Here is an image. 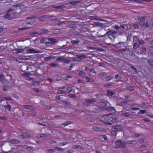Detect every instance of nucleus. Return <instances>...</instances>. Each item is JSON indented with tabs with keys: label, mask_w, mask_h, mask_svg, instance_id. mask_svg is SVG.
I'll list each match as a JSON object with an SVG mask.
<instances>
[{
	"label": "nucleus",
	"mask_w": 153,
	"mask_h": 153,
	"mask_svg": "<svg viewBox=\"0 0 153 153\" xmlns=\"http://www.w3.org/2000/svg\"><path fill=\"white\" fill-rule=\"evenodd\" d=\"M54 58V56H50L49 57H45L44 58V60L46 61H50L51 59Z\"/></svg>",
	"instance_id": "20"
},
{
	"label": "nucleus",
	"mask_w": 153,
	"mask_h": 153,
	"mask_svg": "<svg viewBox=\"0 0 153 153\" xmlns=\"http://www.w3.org/2000/svg\"><path fill=\"white\" fill-rule=\"evenodd\" d=\"M5 80L4 75L3 74L0 75V81L2 83Z\"/></svg>",
	"instance_id": "28"
},
{
	"label": "nucleus",
	"mask_w": 153,
	"mask_h": 153,
	"mask_svg": "<svg viewBox=\"0 0 153 153\" xmlns=\"http://www.w3.org/2000/svg\"><path fill=\"white\" fill-rule=\"evenodd\" d=\"M85 78L86 79V81L87 82H90V78H89L88 76H86L85 77Z\"/></svg>",
	"instance_id": "48"
},
{
	"label": "nucleus",
	"mask_w": 153,
	"mask_h": 153,
	"mask_svg": "<svg viewBox=\"0 0 153 153\" xmlns=\"http://www.w3.org/2000/svg\"><path fill=\"white\" fill-rule=\"evenodd\" d=\"M4 100V99H3L1 97V96L0 95V103H1L2 101Z\"/></svg>",
	"instance_id": "61"
},
{
	"label": "nucleus",
	"mask_w": 153,
	"mask_h": 153,
	"mask_svg": "<svg viewBox=\"0 0 153 153\" xmlns=\"http://www.w3.org/2000/svg\"><path fill=\"white\" fill-rule=\"evenodd\" d=\"M69 143L67 142H61L60 143H59V145L60 146H63L67 144H68Z\"/></svg>",
	"instance_id": "27"
},
{
	"label": "nucleus",
	"mask_w": 153,
	"mask_h": 153,
	"mask_svg": "<svg viewBox=\"0 0 153 153\" xmlns=\"http://www.w3.org/2000/svg\"><path fill=\"white\" fill-rule=\"evenodd\" d=\"M90 71L91 72H92L94 74H96V72L94 70V69L93 68H91L90 69Z\"/></svg>",
	"instance_id": "46"
},
{
	"label": "nucleus",
	"mask_w": 153,
	"mask_h": 153,
	"mask_svg": "<svg viewBox=\"0 0 153 153\" xmlns=\"http://www.w3.org/2000/svg\"><path fill=\"white\" fill-rule=\"evenodd\" d=\"M115 77L117 79H119V76L118 74H117L115 75Z\"/></svg>",
	"instance_id": "57"
},
{
	"label": "nucleus",
	"mask_w": 153,
	"mask_h": 153,
	"mask_svg": "<svg viewBox=\"0 0 153 153\" xmlns=\"http://www.w3.org/2000/svg\"><path fill=\"white\" fill-rule=\"evenodd\" d=\"M45 108L46 109H48V110H49L51 108V107H50V106H48V105L45 106Z\"/></svg>",
	"instance_id": "53"
},
{
	"label": "nucleus",
	"mask_w": 153,
	"mask_h": 153,
	"mask_svg": "<svg viewBox=\"0 0 153 153\" xmlns=\"http://www.w3.org/2000/svg\"><path fill=\"white\" fill-rule=\"evenodd\" d=\"M9 142L13 144H17L20 143V141L18 140L15 139L10 140Z\"/></svg>",
	"instance_id": "10"
},
{
	"label": "nucleus",
	"mask_w": 153,
	"mask_h": 153,
	"mask_svg": "<svg viewBox=\"0 0 153 153\" xmlns=\"http://www.w3.org/2000/svg\"><path fill=\"white\" fill-rule=\"evenodd\" d=\"M147 111L146 110H140L139 112V113L140 114H143L145 113H146Z\"/></svg>",
	"instance_id": "38"
},
{
	"label": "nucleus",
	"mask_w": 153,
	"mask_h": 153,
	"mask_svg": "<svg viewBox=\"0 0 153 153\" xmlns=\"http://www.w3.org/2000/svg\"><path fill=\"white\" fill-rule=\"evenodd\" d=\"M127 143L130 145H135L137 144V142L135 140H129L127 141Z\"/></svg>",
	"instance_id": "15"
},
{
	"label": "nucleus",
	"mask_w": 153,
	"mask_h": 153,
	"mask_svg": "<svg viewBox=\"0 0 153 153\" xmlns=\"http://www.w3.org/2000/svg\"><path fill=\"white\" fill-rule=\"evenodd\" d=\"M147 62L151 67L153 68V59H148L147 60Z\"/></svg>",
	"instance_id": "17"
},
{
	"label": "nucleus",
	"mask_w": 153,
	"mask_h": 153,
	"mask_svg": "<svg viewBox=\"0 0 153 153\" xmlns=\"http://www.w3.org/2000/svg\"><path fill=\"white\" fill-rule=\"evenodd\" d=\"M135 89V87L133 86H129L128 87V89L130 91H131Z\"/></svg>",
	"instance_id": "32"
},
{
	"label": "nucleus",
	"mask_w": 153,
	"mask_h": 153,
	"mask_svg": "<svg viewBox=\"0 0 153 153\" xmlns=\"http://www.w3.org/2000/svg\"><path fill=\"white\" fill-rule=\"evenodd\" d=\"M27 53H36L38 52L33 48H30L28 50Z\"/></svg>",
	"instance_id": "18"
},
{
	"label": "nucleus",
	"mask_w": 153,
	"mask_h": 153,
	"mask_svg": "<svg viewBox=\"0 0 153 153\" xmlns=\"http://www.w3.org/2000/svg\"><path fill=\"white\" fill-rule=\"evenodd\" d=\"M133 26L134 28L136 29H138V24L136 22L133 23Z\"/></svg>",
	"instance_id": "35"
},
{
	"label": "nucleus",
	"mask_w": 153,
	"mask_h": 153,
	"mask_svg": "<svg viewBox=\"0 0 153 153\" xmlns=\"http://www.w3.org/2000/svg\"><path fill=\"white\" fill-rule=\"evenodd\" d=\"M133 113H134V112H132L131 113H130L129 112H127L122 114L121 115L122 117H128L131 116L132 115V114Z\"/></svg>",
	"instance_id": "11"
},
{
	"label": "nucleus",
	"mask_w": 153,
	"mask_h": 153,
	"mask_svg": "<svg viewBox=\"0 0 153 153\" xmlns=\"http://www.w3.org/2000/svg\"><path fill=\"white\" fill-rule=\"evenodd\" d=\"M139 44L140 45H142L143 44V42L142 40L139 41Z\"/></svg>",
	"instance_id": "62"
},
{
	"label": "nucleus",
	"mask_w": 153,
	"mask_h": 153,
	"mask_svg": "<svg viewBox=\"0 0 153 153\" xmlns=\"http://www.w3.org/2000/svg\"><path fill=\"white\" fill-rule=\"evenodd\" d=\"M75 66V65L74 64H71V65L68 67V69L69 70H70L72 68V67Z\"/></svg>",
	"instance_id": "42"
},
{
	"label": "nucleus",
	"mask_w": 153,
	"mask_h": 153,
	"mask_svg": "<svg viewBox=\"0 0 153 153\" xmlns=\"http://www.w3.org/2000/svg\"><path fill=\"white\" fill-rule=\"evenodd\" d=\"M34 91H35V92H38L39 91V90L37 88H34L33 89Z\"/></svg>",
	"instance_id": "55"
},
{
	"label": "nucleus",
	"mask_w": 153,
	"mask_h": 153,
	"mask_svg": "<svg viewBox=\"0 0 153 153\" xmlns=\"http://www.w3.org/2000/svg\"><path fill=\"white\" fill-rule=\"evenodd\" d=\"M71 123V122H70L69 121H66V122H65L63 123V125L65 126H66L70 124Z\"/></svg>",
	"instance_id": "34"
},
{
	"label": "nucleus",
	"mask_w": 153,
	"mask_h": 153,
	"mask_svg": "<svg viewBox=\"0 0 153 153\" xmlns=\"http://www.w3.org/2000/svg\"><path fill=\"white\" fill-rule=\"evenodd\" d=\"M113 78V77L111 76H107L105 79V80L106 81H108L112 79Z\"/></svg>",
	"instance_id": "30"
},
{
	"label": "nucleus",
	"mask_w": 153,
	"mask_h": 153,
	"mask_svg": "<svg viewBox=\"0 0 153 153\" xmlns=\"http://www.w3.org/2000/svg\"><path fill=\"white\" fill-rule=\"evenodd\" d=\"M2 98L4 99V100H12V98L10 97H3Z\"/></svg>",
	"instance_id": "31"
},
{
	"label": "nucleus",
	"mask_w": 153,
	"mask_h": 153,
	"mask_svg": "<svg viewBox=\"0 0 153 153\" xmlns=\"http://www.w3.org/2000/svg\"><path fill=\"white\" fill-rule=\"evenodd\" d=\"M49 65L51 66L56 67H58L59 65L57 63H50L49 64Z\"/></svg>",
	"instance_id": "26"
},
{
	"label": "nucleus",
	"mask_w": 153,
	"mask_h": 153,
	"mask_svg": "<svg viewBox=\"0 0 153 153\" xmlns=\"http://www.w3.org/2000/svg\"><path fill=\"white\" fill-rule=\"evenodd\" d=\"M25 6H20L18 5L13 6L9 10H7V14L5 16V18L9 19L14 18V16L16 14H19L22 8H25Z\"/></svg>",
	"instance_id": "1"
},
{
	"label": "nucleus",
	"mask_w": 153,
	"mask_h": 153,
	"mask_svg": "<svg viewBox=\"0 0 153 153\" xmlns=\"http://www.w3.org/2000/svg\"><path fill=\"white\" fill-rule=\"evenodd\" d=\"M112 33V32L110 30H109V31H107V33H106L105 34H104V35L105 36H109Z\"/></svg>",
	"instance_id": "37"
},
{
	"label": "nucleus",
	"mask_w": 153,
	"mask_h": 153,
	"mask_svg": "<svg viewBox=\"0 0 153 153\" xmlns=\"http://www.w3.org/2000/svg\"><path fill=\"white\" fill-rule=\"evenodd\" d=\"M22 107L25 108L26 109L28 110L31 109V106L28 105H22Z\"/></svg>",
	"instance_id": "23"
},
{
	"label": "nucleus",
	"mask_w": 153,
	"mask_h": 153,
	"mask_svg": "<svg viewBox=\"0 0 153 153\" xmlns=\"http://www.w3.org/2000/svg\"><path fill=\"white\" fill-rule=\"evenodd\" d=\"M138 141L140 143H142L144 141V140L142 138V139H138Z\"/></svg>",
	"instance_id": "50"
},
{
	"label": "nucleus",
	"mask_w": 153,
	"mask_h": 153,
	"mask_svg": "<svg viewBox=\"0 0 153 153\" xmlns=\"http://www.w3.org/2000/svg\"><path fill=\"white\" fill-rule=\"evenodd\" d=\"M30 135L27 133H24L18 135V137L20 139H26L30 137Z\"/></svg>",
	"instance_id": "7"
},
{
	"label": "nucleus",
	"mask_w": 153,
	"mask_h": 153,
	"mask_svg": "<svg viewBox=\"0 0 153 153\" xmlns=\"http://www.w3.org/2000/svg\"><path fill=\"white\" fill-rule=\"evenodd\" d=\"M92 128L94 130L97 131L101 132L103 131L102 128L97 126L93 127Z\"/></svg>",
	"instance_id": "14"
},
{
	"label": "nucleus",
	"mask_w": 153,
	"mask_h": 153,
	"mask_svg": "<svg viewBox=\"0 0 153 153\" xmlns=\"http://www.w3.org/2000/svg\"><path fill=\"white\" fill-rule=\"evenodd\" d=\"M39 20L41 21H44L45 20V18L44 16H41L38 18Z\"/></svg>",
	"instance_id": "44"
},
{
	"label": "nucleus",
	"mask_w": 153,
	"mask_h": 153,
	"mask_svg": "<svg viewBox=\"0 0 153 153\" xmlns=\"http://www.w3.org/2000/svg\"><path fill=\"white\" fill-rule=\"evenodd\" d=\"M126 143L121 140H119L115 142V148H122L126 147Z\"/></svg>",
	"instance_id": "3"
},
{
	"label": "nucleus",
	"mask_w": 153,
	"mask_h": 153,
	"mask_svg": "<svg viewBox=\"0 0 153 153\" xmlns=\"http://www.w3.org/2000/svg\"><path fill=\"white\" fill-rule=\"evenodd\" d=\"M35 16L30 17H27L26 19H35Z\"/></svg>",
	"instance_id": "52"
},
{
	"label": "nucleus",
	"mask_w": 153,
	"mask_h": 153,
	"mask_svg": "<svg viewBox=\"0 0 153 153\" xmlns=\"http://www.w3.org/2000/svg\"><path fill=\"white\" fill-rule=\"evenodd\" d=\"M147 22L145 25V26L146 28H149L152 27L153 26V22L152 21L150 20L146 21Z\"/></svg>",
	"instance_id": "8"
},
{
	"label": "nucleus",
	"mask_w": 153,
	"mask_h": 153,
	"mask_svg": "<svg viewBox=\"0 0 153 153\" xmlns=\"http://www.w3.org/2000/svg\"><path fill=\"white\" fill-rule=\"evenodd\" d=\"M97 76L100 77H104L107 75L105 72H102L99 73L97 74Z\"/></svg>",
	"instance_id": "21"
},
{
	"label": "nucleus",
	"mask_w": 153,
	"mask_h": 153,
	"mask_svg": "<svg viewBox=\"0 0 153 153\" xmlns=\"http://www.w3.org/2000/svg\"><path fill=\"white\" fill-rule=\"evenodd\" d=\"M33 148V147H31V146H28V147H27L26 148V149L27 150H30L31 149H32Z\"/></svg>",
	"instance_id": "51"
},
{
	"label": "nucleus",
	"mask_w": 153,
	"mask_h": 153,
	"mask_svg": "<svg viewBox=\"0 0 153 153\" xmlns=\"http://www.w3.org/2000/svg\"><path fill=\"white\" fill-rule=\"evenodd\" d=\"M73 151L71 150H68L65 152V153H73Z\"/></svg>",
	"instance_id": "54"
},
{
	"label": "nucleus",
	"mask_w": 153,
	"mask_h": 153,
	"mask_svg": "<svg viewBox=\"0 0 153 153\" xmlns=\"http://www.w3.org/2000/svg\"><path fill=\"white\" fill-rule=\"evenodd\" d=\"M107 95L109 96H112L114 94V93L111 90H108L107 91Z\"/></svg>",
	"instance_id": "24"
},
{
	"label": "nucleus",
	"mask_w": 153,
	"mask_h": 153,
	"mask_svg": "<svg viewBox=\"0 0 153 153\" xmlns=\"http://www.w3.org/2000/svg\"><path fill=\"white\" fill-rule=\"evenodd\" d=\"M131 108L133 110H139V108H137L133 107Z\"/></svg>",
	"instance_id": "56"
},
{
	"label": "nucleus",
	"mask_w": 153,
	"mask_h": 153,
	"mask_svg": "<svg viewBox=\"0 0 153 153\" xmlns=\"http://www.w3.org/2000/svg\"><path fill=\"white\" fill-rule=\"evenodd\" d=\"M49 32V31L47 30L41 29L39 31V32L41 34H46L47 33Z\"/></svg>",
	"instance_id": "22"
},
{
	"label": "nucleus",
	"mask_w": 153,
	"mask_h": 153,
	"mask_svg": "<svg viewBox=\"0 0 153 153\" xmlns=\"http://www.w3.org/2000/svg\"><path fill=\"white\" fill-rule=\"evenodd\" d=\"M71 43L73 44H77L79 43V41H72Z\"/></svg>",
	"instance_id": "49"
},
{
	"label": "nucleus",
	"mask_w": 153,
	"mask_h": 153,
	"mask_svg": "<svg viewBox=\"0 0 153 153\" xmlns=\"http://www.w3.org/2000/svg\"><path fill=\"white\" fill-rule=\"evenodd\" d=\"M57 93L58 94H66V92L64 91H62L61 90H59L57 91Z\"/></svg>",
	"instance_id": "33"
},
{
	"label": "nucleus",
	"mask_w": 153,
	"mask_h": 153,
	"mask_svg": "<svg viewBox=\"0 0 153 153\" xmlns=\"http://www.w3.org/2000/svg\"><path fill=\"white\" fill-rule=\"evenodd\" d=\"M66 90L68 93H69L72 91V89L71 87H68L66 88Z\"/></svg>",
	"instance_id": "36"
},
{
	"label": "nucleus",
	"mask_w": 153,
	"mask_h": 153,
	"mask_svg": "<svg viewBox=\"0 0 153 153\" xmlns=\"http://www.w3.org/2000/svg\"><path fill=\"white\" fill-rule=\"evenodd\" d=\"M56 61L60 62H63L65 63H69V60L65 58L59 57L56 59Z\"/></svg>",
	"instance_id": "9"
},
{
	"label": "nucleus",
	"mask_w": 153,
	"mask_h": 153,
	"mask_svg": "<svg viewBox=\"0 0 153 153\" xmlns=\"http://www.w3.org/2000/svg\"><path fill=\"white\" fill-rule=\"evenodd\" d=\"M47 137V136L46 134H42L40 135V137H43V138H45Z\"/></svg>",
	"instance_id": "47"
},
{
	"label": "nucleus",
	"mask_w": 153,
	"mask_h": 153,
	"mask_svg": "<svg viewBox=\"0 0 153 153\" xmlns=\"http://www.w3.org/2000/svg\"><path fill=\"white\" fill-rule=\"evenodd\" d=\"M139 47L138 44L137 43H135L133 45V48L134 49H137Z\"/></svg>",
	"instance_id": "41"
},
{
	"label": "nucleus",
	"mask_w": 153,
	"mask_h": 153,
	"mask_svg": "<svg viewBox=\"0 0 153 153\" xmlns=\"http://www.w3.org/2000/svg\"><path fill=\"white\" fill-rule=\"evenodd\" d=\"M103 64L101 62H100L98 63V65L100 66H103Z\"/></svg>",
	"instance_id": "58"
},
{
	"label": "nucleus",
	"mask_w": 153,
	"mask_h": 153,
	"mask_svg": "<svg viewBox=\"0 0 153 153\" xmlns=\"http://www.w3.org/2000/svg\"><path fill=\"white\" fill-rule=\"evenodd\" d=\"M127 102L124 101H121L117 102V105H119L120 106H123L126 105L127 104Z\"/></svg>",
	"instance_id": "13"
},
{
	"label": "nucleus",
	"mask_w": 153,
	"mask_h": 153,
	"mask_svg": "<svg viewBox=\"0 0 153 153\" xmlns=\"http://www.w3.org/2000/svg\"><path fill=\"white\" fill-rule=\"evenodd\" d=\"M102 120L106 125H110L112 124L111 122H115L117 120V119L115 117L106 116L102 118Z\"/></svg>",
	"instance_id": "2"
},
{
	"label": "nucleus",
	"mask_w": 153,
	"mask_h": 153,
	"mask_svg": "<svg viewBox=\"0 0 153 153\" xmlns=\"http://www.w3.org/2000/svg\"><path fill=\"white\" fill-rule=\"evenodd\" d=\"M127 49L126 48H125V49H122L120 50L119 51V52L122 53L123 52H125L126 51Z\"/></svg>",
	"instance_id": "45"
},
{
	"label": "nucleus",
	"mask_w": 153,
	"mask_h": 153,
	"mask_svg": "<svg viewBox=\"0 0 153 153\" xmlns=\"http://www.w3.org/2000/svg\"><path fill=\"white\" fill-rule=\"evenodd\" d=\"M60 97L59 95L56 96L55 97V99L56 100H58L59 99Z\"/></svg>",
	"instance_id": "59"
},
{
	"label": "nucleus",
	"mask_w": 153,
	"mask_h": 153,
	"mask_svg": "<svg viewBox=\"0 0 153 153\" xmlns=\"http://www.w3.org/2000/svg\"><path fill=\"white\" fill-rule=\"evenodd\" d=\"M100 105L102 107H104L106 106V104L104 102H100Z\"/></svg>",
	"instance_id": "39"
},
{
	"label": "nucleus",
	"mask_w": 153,
	"mask_h": 153,
	"mask_svg": "<svg viewBox=\"0 0 153 153\" xmlns=\"http://www.w3.org/2000/svg\"><path fill=\"white\" fill-rule=\"evenodd\" d=\"M108 110L109 111H113L114 109V108L113 107H111L109 108Z\"/></svg>",
	"instance_id": "63"
},
{
	"label": "nucleus",
	"mask_w": 153,
	"mask_h": 153,
	"mask_svg": "<svg viewBox=\"0 0 153 153\" xmlns=\"http://www.w3.org/2000/svg\"><path fill=\"white\" fill-rule=\"evenodd\" d=\"M142 51L143 52H146V49L145 48H142Z\"/></svg>",
	"instance_id": "64"
},
{
	"label": "nucleus",
	"mask_w": 153,
	"mask_h": 153,
	"mask_svg": "<svg viewBox=\"0 0 153 153\" xmlns=\"http://www.w3.org/2000/svg\"><path fill=\"white\" fill-rule=\"evenodd\" d=\"M48 40L51 42V43L54 44L57 42V41L56 39L52 38H49Z\"/></svg>",
	"instance_id": "16"
},
{
	"label": "nucleus",
	"mask_w": 153,
	"mask_h": 153,
	"mask_svg": "<svg viewBox=\"0 0 153 153\" xmlns=\"http://www.w3.org/2000/svg\"><path fill=\"white\" fill-rule=\"evenodd\" d=\"M101 111V109L100 108L93 109L92 110V111L95 113H99Z\"/></svg>",
	"instance_id": "25"
},
{
	"label": "nucleus",
	"mask_w": 153,
	"mask_h": 153,
	"mask_svg": "<svg viewBox=\"0 0 153 153\" xmlns=\"http://www.w3.org/2000/svg\"><path fill=\"white\" fill-rule=\"evenodd\" d=\"M54 148L57 149L59 151H62L65 150V149H63L60 147H55Z\"/></svg>",
	"instance_id": "40"
},
{
	"label": "nucleus",
	"mask_w": 153,
	"mask_h": 153,
	"mask_svg": "<svg viewBox=\"0 0 153 153\" xmlns=\"http://www.w3.org/2000/svg\"><path fill=\"white\" fill-rule=\"evenodd\" d=\"M140 136V134H135L134 135V136L135 137H139Z\"/></svg>",
	"instance_id": "60"
},
{
	"label": "nucleus",
	"mask_w": 153,
	"mask_h": 153,
	"mask_svg": "<svg viewBox=\"0 0 153 153\" xmlns=\"http://www.w3.org/2000/svg\"><path fill=\"white\" fill-rule=\"evenodd\" d=\"M4 107L6 110H8L9 111H10L12 110V107L10 105H4Z\"/></svg>",
	"instance_id": "19"
},
{
	"label": "nucleus",
	"mask_w": 153,
	"mask_h": 153,
	"mask_svg": "<svg viewBox=\"0 0 153 153\" xmlns=\"http://www.w3.org/2000/svg\"><path fill=\"white\" fill-rule=\"evenodd\" d=\"M95 101V100L94 99L86 100L83 103L85 105L88 106L93 104V103Z\"/></svg>",
	"instance_id": "6"
},
{
	"label": "nucleus",
	"mask_w": 153,
	"mask_h": 153,
	"mask_svg": "<svg viewBox=\"0 0 153 153\" xmlns=\"http://www.w3.org/2000/svg\"><path fill=\"white\" fill-rule=\"evenodd\" d=\"M114 46L116 48H121L123 47L124 45V42H119L118 43L114 44Z\"/></svg>",
	"instance_id": "12"
},
{
	"label": "nucleus",
	"mask_w": 153,
	"mask_h": 153,
	"mask_svg": "<svg viewBox=\"0 0 153 153\" xmlns=\"http://www.w3.org/2000/svg\"><path fill=\"white\" fill-rule=\"evenodd\" d=\"M123 129L122 126L121 125H115L112 126L111 133L114 134V132H119L122 130Z\"/></svg>",
	"instance_id": "4"
},
{
	"label": "nucleus",
	"mask_w": 153,
	"mask_h": 153,
	"mask_svg": "<svg viewBox=\"0 0 153 153\" xmlns=\"http://www.w3.org/2000/svg\"><path fill=\"white\" fill-rule=\"evenodd\" d=\"M55 151L53 149H51L46 150L45 152L47 153H52L54 152Z\"/></svg>",
	"instance_id": "29"
},
{
	"label": "nucleus",
	"mask_w": 153,
	"mask_h": 153,
	"mask_svg": "<svg viewBox=\"0 0 153 153\" xmlns=\"http://www.w3.org/2000/svg\"><path fill=\"white\" fill-rule=\"evenodd\" d=\"M138 19L139 21V25L141 27L145 26V24L147 19L146 17H139L138 18Z\"/></svg>",
	"instance_id": "5"
},
{
	"label": "nucleus",
	"mask_w": 153,
	"mask_h": 153,
	"mask_svg": "<svg viewBox=\"0 0 153 153\" xmlns=\"http://www.w3.org/2000/svg\"><path fill=\"white\" fill-rule=\"evenodd\" d=\"M8 89V87L7 86H4L3 88V90L4 91H7Z\"/></svg>",
	"instance_id": "43"
}]
</instances>
